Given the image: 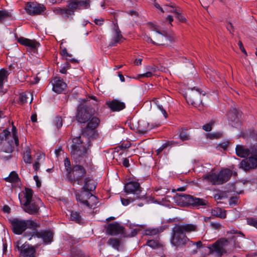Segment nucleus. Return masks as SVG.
<instances>
[{
  "instance_id": "9",
  "label": "nucleus",
  "mask_w": 257,
  "mask_h": 257,
  "mask_svg": "<svg viewBox=\"0 0 257 257\" xmlns=\"http://www.w3.org/2000/svg\"><path fill=\"white\" fill-rule=\"evenodd\" d=\"M80 0H67L65 7V21L67 19L71 20L74 15V12L77 10L84 9Z\"/></svg>"
},
{
  "instance_id": "24",
  "label": "nucleus",
  "mask_w": 257,
  "mask_h": 257,
  "mask_svg": "<svg viewBox=\"0 0 257 257\" xmlns=\"http://www.w3.org/2000/svg\"><path fill=\"white\" fill-rule=\"evenodd\" d=\"M33 193L32 189L28 188H25L24 192V199L20 201L22 206L34 200L32 199Z\"/></svg>"
},
{
  "instance_id": "46",
  "label": "nucleus",
  "mask_w": 257,
  "mask_h": 257,
  "mask_svg": "<svg viewBox=\"0 0 257 257\" xmlns=\"http://www.w3.org/2000/svg\"><path fill=\"white\" fill-rule=\"evenodd\" d=\"M154 74L152 71H147V72L138 75V78L141 79L144 77L149 78L151 77Z\"/></svg>"
},
{
  "instance_id": "3",
  "label": "nucleus",
  "mask_w": 257,
  "mask_h": 257,
  "mask_svg": "<svg viewBox=\"0 0 257 257\" xmlns=\"http://www.w3.org/2000/svg\"><path fill=\"white\" fill-rule=\"evenodd\" d=\"M88 141V139L84 135L73 138V144L71 145V157L76 162L81 163L85 162V158H88L90 154L89 147L90 144L84 145V140Z\"/></svg>"
},
{
  "instance_id": "43",
  "label": "nucleus",
  "mask_w": 257,
  "mask_h": 257,
  "mask_svg": "<svg viewBox=\"0 0 257 257\" xmlns=\"http://www.w3.org/2000/svg\"><path fill=\"white\" fill-rule=\"evenodd\" d=\"M71 256L72 257H81L82 252L76 248H73L71 251Z\"/></svg>"
},
{
  "instance_id": "62",
  "label": "nucleus",
  "mask_w": 257,
  "mask_h": 257,
  "mask_svg": "<svg viewBox=\"0 0 257 257\" xmlns=\"http://www.w3.org/2000/svg\"><path fill=\"white\" fill-rule=\"evenodd\" d=\"M238 46H239V47L240 50L246 55H247L246 52V51L243 46V44L241 41H239Z\"/></svg>"
},
{
  "instance_id": "55",
  "label": "nucleus",
  "mask_w": 257,
  "mask_h": 257,
  "mask_svg": "<svg viewBox=\"0 0 257 257\" xmlns=\"http://www.w3.org/2000/svg\"><path fill=\"white\" fill-rule=\"evenodd\" d=\"M147 245L151 247L155 248L157 247L158 243L154 240H150L147 242Z\"/></svg>"
},
{
  "instance_id": "54",
  "label": "nucleus",
  "mask_w": 257,
  "mask_h": 257,
  "mask_svg": "<svg viewBox=\"0 0 257 257\" xmlns=\"http://www.w3.org/2000/svg\"><path fill=\"white\" fill-rule=\"evenodd\" d=\"M146 41L148 43H152L155 45H163L164 44L162 43L163 41H160V43H156L150 37L147 36L145 37Z\"/></svg>"
},
{
  "instance_id": "31",
  "label": "nucleus",
  "mask_w": 257,
  "mask_h": 257,
  "mask_svg": "<svg viewBox=\"0 0 257 257\" xmlns=\"http://www.w3.org/2000/svg\"><path fill=\"white\" fill-rule=\"evenodd\" d=\"M99 123V119L96 117H92L90 121L88 123L87 128L90 130L95 129Z\"/></svg>"
},
{
  "instance_id": "4",
  "label": "nucleus",
  "mask_w": 257,
  "mask_h": 257,
  "mask_svg": "<svg viewBox=\"0 0 257 257\" xmlns=\"http://www.w3.org/2000/svg\"><path fill=\"white\" fill-rule=\"evenodd\" d=\"M232 171L229 169L221 170L218 174L211 172L203 176V179L212 185L222 184L229 180Z\"/></svg>"
},
{
  "instance_id": "50",
  "label": "nucleus",
  "mask_w": 257,
  "mask_h": 257,
  "mask_svg": "<svg viewBox=\"0 0 257 257\" xmlns=\"http://www.w3.org/2000/svg\"><path fill=\"white\" fill-rule=\"evenodd\" d=\"M175 17L177 18L180 22L184 23L186 20L185 18L180 13V11L178 10L177 13H176Z\"/></svg>"
},
{
  "instance_id": "10",
  "label": "nucleus",
  "mask_w": 257,
  "mask_h": 257,
  "mask_svg": "<svg viewBox=\"0 0 257 257\" xmlns=\"http://www.w3.org/2000/svg\"><path fill=\"white\" fill-rule=\"evenodd\" d=\"M235 152L237 156L241 158H245L250 155H257V144H254L249 149L245 146L237 145L235 148Z\"/></svg>"
},
{
  "instance_id": "15",
  "label": "nucleus",
  "mask_w": 257,
  "mask_h": 257,
  "mask_svg": "<svg viewBox=\"0 0 257 257\" xmlns=\"http://www.w3.org/2000/svg\"><path fill=\"white\" fill-rule=\"evenodd\" d=\"M125 191L127 193H133L135 195V198L139 199L140 198L139 194L141 192V188L138 182H128L125 186Z\"/></svg>"
},
{
  "instance_id": "1",
  "label": "nucleus",
  "mask_w": 257,
  "mask_h": 257,
  "mask_svg": "<svg viewBox=\"0 0 257 257\" xmlns=\"http://www.w3.org/2000/svg\"><path fill=\"white\" fill-rule=\"evenodd\" d=\"M198 230V226L196 224L187 223L176 224L170 232L171 244L176 248H181L186 245H188V247L195 246L196 249L193 250V252L196 253L197 249L202 247V242L201 241L194 242L191 240L186 234L197 232Z\"/></svg>"
},
{
  "instance_id": "19",
  "label": "nucleus",
  "mask_w": 257,
  "mask_h": 257,
  "mask_svg": "<svg viewBox=\"0 0 257 257\" xmlns=\"http://www.w3.org/2000/svg\"><path fill=\"white\" fill-rule=\"evenodd\" d=\"M113 31L114 34L112 38V40L109 45L110 47H113L115 46L117 43H119L120 40L122 38V36L120 33V31L118 28V26L117 23H113Z\"/></svg>"
},
{
  "instance_id": "38",
  "label": "nucleus",
  "mask_w": 257,
  "mask_h": 257,
  "mask_svg": "<svg viewBox=\"0 0 257 257\" xmlns=\"http://www.w3.org/2000/svg\"><path fill=\"white\" fill-rule=\"evenodd\" d=\"M12 138L14 140L15 144L16 146H18L19 145V139L17 136V128L16 127L13 125L12 127Z\"/></svg>"
},
{
  "instance_id": "49",
  "label": "nucleus",
  "mask_w": 257,
  "mask_h": 257,
  "mask_svg": "<svg viewBox=\"0 0 257 257\" xmlns=\"http://www.w3.org/2000/svg\"><path fill=\"white\" fill-rule=\"evenodd\" d=\"M28 95H32L31 94H27L25 92H23L20 94V99L21 102L24 103L27 101V98H28Z\"/></svg>"
},
{
  "instance_id": "5",
  "label": "nucleus",
  "mask_w": 257,
  "mask_h": 257,
  "mask_svg": "<svg viewBox=\"0 0 257 257\" xmlns=\"http://www.w3.org/2000/svg\"><path fill=\"white\" fill-rule=\"evenodd\" d=\"M176 202L180 205L185 206L191 205L194 206H204L207 204V201L199 198L194 197L190 195L183 193L177 194L174 197Z\"/></svg>"
},
{
  "instance_id": "27",
  "label": "nucleus",
  "mask_w": 257,
  "mask_h": 257,
  "mask_svg": "<svg viewBox=\"0 0 257 257\" xmlns=\"http://www.w3.org/2000/svg\"><path fill=\"white\" fill-rule=\"evenodd\" d=\"M153 102L158 107V108L162 111L164 116L166 118L168 116L166 110L164 108V106H165V103H163V100H158L157 98H154L152 100Z\"/></svg>"
},
{
  "instance_id": "34",
  "label": "nucleus",
  "mask_w": 257,
  "mask_h": 257,
  "mask_svg": "<svg viewBox=\"0 0 257 257\" xmlns=\"http://www.w3.org/2000/svg\"><path fill=\"white\" fill-rule=\"evenodd\" d=\"M107 243L113 247L114 248L118 249L120 241L118 239L115 238H109L107 242Z\"/></svg>"
},
{
  "instance_id": "40",
  "label": "nucleus",
  "mask_w": 257,
  "mask_h": 257,
  "mask_svg": "<svg viewBox=\"0 0 257 257\" xmlns=\"http://www.w3.org/2000/svg\"><path fill=\"white\" fill-rule=\"evenodd\" d=\"M152 30L156 31L160 35L159 37L161 38H162L163 39L164 38H167L168 39V40L170 41V42H172L174 41V38L173 37H171L170 36L169 37H168V36L164 37L163 35H162L161 33L159 31V29L156 26H155L154 25H152Z\"/></svg>"
},
{
  "instance_id": "63",
  "label": "nucleus",
  "mask_w": 257,
  "mask_h": 257,
  "mask_svg": "<svg viewBox=\"0 0 257 257\" xmlns=\"http://www.w3.org/2000/svg\"><path fill=\"white\" fill-rule=\"evenodd\" d=\"M34 179L36 183L37 186L38 187H40L41 183L39 179L38 176L37 175L34 176Z\"/></svg>"
},
{
  "instance_id": "64",
  "label": "nucleus",
  "mask_w": 257,
  "mask_h": 257,
  "mask_svg": "<svg viewBox=\"0 0 257 257\" xmlns=\"http://www.w3.org/2000/svg\"><path fill=\"white\" fill-rule=\"evenodd\" d=\"M227 29L229 31L230 33H232L233 31V26L231 23H228L226 25Z\"/></svg>"
},
{
  "instance_id": "18",
  "label": "nucleus",
  "mask_w": 257,
  "mask_h": 257,
  "mask_svg": "<svg viewBox=\"0 0 257 257\" xmlns=\"http://www.w3.org/2000/svg\"><path fill=\"white\" fill-rule=\"evenodd\" d=\"M53 90L56 93L59 94L62 93L64 90L63 86L64 82L63 79L58 77H54L52 81Z\"/></svg>"
},
{
  "instance_id": "14",
  "label": "nucleus",
  "mask_w": 257,
  "mask_h": 257,
  "mask_svg": "<svg viewBox=\"0 0 257 257\" xmlns=\"http://www.w3.org/2000/svg\"><path fill=\"white\" fill-rule=\"evenodd\" d=\"M91 116V111H90L89 109L84 107H80L78 109L76 119L80 123H85L90 119Z\"/></svg>"
},
{
  "instance_id": "20",
  "label": "nucleus",
  "mask_w": 257,
  "mask_h": 257,
  "mask_svg": "<svg viewBox=\"0 0 257 257\" xmlns=\"http://www.w3.org/2000/svg\"><path fill=\"white\" fill-rule=\"evenodd\" d=\"M108 107L113 111H120L125 108V104L117 100H113L106 103Z\"/></svg>"
},
{
  "instance_id": "2",
  "label": "nucleus",
  "mask_w": 257,
  "mask_h": 257,
  "mask_svg": "<svg viewBox=\"0 0 257 257\" xmlns=\"http://www.w3.org/2000/svg\"><path fill=\"white\" fill-rule=\"evenodd\" d=\"M96 188L95 181L90 178H86L82 188L83 191L76 194V199L82 207L94 208L98 202V198L91 193Z\"/></svg>"
},
{
  "instance_id": "61",
  "label": "nucleus",
  "mask_w": 257,
  "mask_h": 257,
  "mask_svg": "<svg viewBox=\"0 0 257 257\" xmlns=\"http://www.w3.org/2000/svg\"><path fill=\"white\" fill-rule=\"evenodd\" d=\"M66 237L67 238V240H69L71 244H75L76 242V240L74 239L73 237L69 236V235H68L67 236H65V238Z\"/></svg>"
},
{
  "instance_id": "59",
  "label": "nucleus",
  "mask_w": 257,
  "mask_h": 257,
  "mask_svg": "<svg viewBox=\"0 0 257 257\" xmlns=\"http://www.w3.org/2000/svg\"><path fill=\"white\" fill-rule=\"evenodd\" d=\"M122 165L124 167L127 168L130 166L129 160L126 158H123L122 160Z\"/></svg>"
},
{
  "instance_id": "30",
  "label": "nucleus",
  "mask_w": 257,
  "mask_h": 257,
  "mask_svg": "<svg viewBox=\"0 0 257 257\" xmlns=\"http://www.w3.org/2000/svg\"><path fill=\"white\" fill-rule=\"evenodd\" d=\"M211 214L213 216L219 217L220 218H225L226 216L225 211L220 208H216L212 210Z\"/></svg>"
},
{
  "instance_id": "39",
  "label": "nucleus",
  "mask_w": 257,
  "mask_h": 257,
  "mask_svg": "<svg viewBox=\"0 0 257 257\" xmlns=\"http://www.w3.org/2000/svg\"><path fill=\"white\" fill-rule=\"evenodd\" d=\"M180 139L183 141L188 140L190 139L189 135L187 132V130L182 129L179 134Z\"/></svg>"
},
{
  "instance_id": "42",
  "label": "nucleus",
  "mask_w": 257,
  "mask_h": 257,
  "mask_svg": "<svg viewBox=\"0 0 257 257\" xmlns=\"http://www.w3.org/2000/svg\"><path fill=\"white\" fill-rule=\"evenodd\" d=\"M246 221L248 225L257 228V218L249 217L247 218Z\"/></svg>"
},
{
  "instance_id": "33",
  "label": "nucleus",
  "mask_w": 257,
  "mask_h": 257,
  "mask_svg": "<svg viewBox=\"0 0 257 257\" xmlns=\"http://www.w3.org/2000/svg\"><path fill=\"white\" fill-rule=\"evenodd\" d=\"M8 73L7 70L4 69L0 70V88H2L5 81L7 80Z\"/></svg>"
},
{
  "instance_id": "35",
  "label": "nucleus",
  "mask_w": 257,
  "mask_h": 257,
  "mask_svg": "<svg viewBox=\"0 0 257 257\" xmlns=\"http://www.w3.org/2000/svg\"><path fill=\"white\" fill-rule=\"evenodd\" d=\"M11 17V13L8 11L0 10V22L10 18Z\"/></svg>"
},
{
  "instance_id": "8",
  "label": "nucleus",
  "mask_w": 257,
  "mask_h": 257,
  "mask_svg": "<svg viewBox=\"0 0 257 257\" xmlns=\"http://www.w3.org/2000/svg\"><path fill=\"white\" fill-rule=\"evenodd\" d=\"M86 172L84 168L80 165L74 166L71 172H69L68 179L71 182H77L78 184L82 185V178L85 175Z\"/></svg>"
},
{
  "instance_id": "47",
  "label": "nucleus",
  "mask_w": 257,
  "mask_h": 257,
  "mask_svg": "<svg viewBox=\"0 0 257 257\" xmlns=\"http://www.w3.org/2000/svg\"><path fill=\"white\" fill-rule=\"evenodd\" d=\"M157 195L165 196L169 192V190L166 188H161L156 190Z\"/></svg>"
},
{
  "instance_id": "11",
  "label": "nucleus",
  "mask_w": 257,
  "mask_h": 257,
  "mask_svg": "<svg viewBox=\"0 0 257 257\" xmlns=\"http://www.w3.org/2000/svg\"><path fill=\"white\" fill-rule=\"evenodd\" d=\"M46 10L45 7L41 4L28 2L26 4L25 10L27 14L32 16L41 15Z\"/></svg>"
},
{
  "instance_id": "36",
  "label": "nucleus",
  "mask_w": 257,
  "mask_h": 257,
  "mask_svg": "<svg viewBox=\"0 0 257 257\" xmlns=\"http://www.w3.org/2000/svg\"><path fill=\"white\" fill-rule=\"evenodd\" d=\"M19 179L18 174L15 172H12L10 173L9 177H7L5 180L9 182H16Z\"/></svg>"
},
{
  "instance_id": "16",
  "label": "nucleus",
  "mask_w": 257,
  "mask_h": 257,
  "mask_svg": "<svg viewBox=\"0 0 257 257\" xmlns=\"http://www.w3.org/2000/svg\"><path fill=\"white\" fill-rule=\"evenodd\" d=\"M124 228L118 223H110L106 228V233L111 235L122 233Z\"/></svg>"
},
{
  "instance_id": "52",
  "label": "nucleus",
  "mask_w": 257,
  "mask_h": 257,
  "mask_svg": "<svg viewBox=\"0 0 257 257\" xmlns=\"http://www.w3.org/2000/svg\"><path fill=\"white\" fill-rule=\"evenodd\" d=\"M213 124H214V122H213V121L210 122L209 123L203 125L202 128H203V130H204V131H205L206 132L210 131L212 129V126L213 125Z\"/></svg>"
},
{
  "instance_id": "53",
  "label": "nucleus",
  "mask_w": 257,
  "mask_h": 257,
  "mask_svg": "<svg viewBox=\"0 0 257 257\" xmlns=\"http://www.w3.org/2000/svg\"><path fill=\"white\" fill-rule=\"evenodd\" d=\"M80 3L83 5V9H87L90 7V0H80Z\"/></svg>"
},
{
  "instance_id": "32",
  "label": "nucleus",
  "mask_w": 257,
  "mask_h": 257,
  "mask_svg": "<svg viewBox=\"0 0 257 257\" xmlns=\"http://www.w3.org/2000/svg\"><path fill=\"white\" fill-rule=\"evenodd\" d=\"M23 159L24 162L26 163L30 164L31 163L32 157L31 155V150L29 147H27L25 149Z\"/></svg>"
},
{
  "instance_id": "23",
  "label": "nucleus",
  "mask_w": 257,
  "mask_h": 257,
  "mask_svg": "<svg viewBox=\"0 0 257 257\" xmlns=\"http://www.w3.org/2000/svg\"><path fill=\"white\" fill-rule=\"evenodd\" d=\"M70 220L79 224H83L85 221L80 212L72 211L70 215Z\"/></svg>"
},
{
  "instance_id": "6",
  "label": "nucleus",
  "mask_w": 257,
  "mask_h": 257,
  "mask_svg": "<svg viewBox=\"0 0 257 257\" xmlns=\"http://www.w3.org/2000/svg\"><path fill=\"white\" fill-rule=\"evenodd\" d=\"M13 231L16 234H21L27 228L35 229L37 227L36 222L32 220L14 218L10 221Z\"/></svg>"
},
{
  "instance_id": "41",
  "label": "nucleus",
  "mask_w": 257,
  "mask_h": 257,
  "mask_svg": "<svg viewBox=\"0 0 257 257\" xmlns=\"http://www.w3.org/2000/svg\"><path fill=\"white\" fill-rule=\"evenodd\" d=\"M164 12L173 13L174 14L177 13L178 9L174 5H166L164 8Z\"/></svg>"
},
{
  "instance_id": "29",
  "label": "nucleus",
  "mask_w": 257,
  "mask_h": 257,
  "mask_svg": "<svg viewBox=\"0 0 257 257\" xmlns=\"http://www.w3.org/2000/svg\"><path fill=\"white\" fill-rule=\"evenodd\" d=\"M165 229V226H160L158 228L148 229L146 230L145 234L147 235H155L158 234L159 233L163 232Z\"/></svg>"
},
{
  "instance_id": "12",
  "label": "nucleus",
  "mask_w": 257,
  "mask_h": 257,
  "mask_svg": "<svg viewBox=\"0 0 257 257\" xmlns=\"http://www.w3.org/2000/svg\"><path fill=\"white\" fill-rule=\"evenodd\" d=\"M201 93L202 91L199 88L195 89V87L192 89V91L189 94L186 100L188 103L194 105L195 107L202 102L201 100Z\"/></svg>"
},
{
  "instance_id": "21",
  "label": "nucleus",
  "mask_w": 257,
  "mask_h": 257,
  "mask_svg": "<svg viewBox=\"0 0 257 257\" xmlns=\"http://www.w3.org/2000/svg\"><path fill=\"white\" fill-rule=\"evenodd\" d=\"M18 41L21 44L32 49H35L39 45V43L35 40H30L24 37H20Z\"/></svg>"
},
{
  "instance_id": "44",
  "label": "nucleus",
  "mask_w": 257,
  "mask_h": 257,
  "mask_svg": "<svg viewBox=\"0 0 257 257\" xmlns=\"http://www.w3.org/2000/svg\"><path fill=\"white\" fill-rule=\"evenodd\" d=\"M221 133L219 132L210 133L207 135V138L210 139H217L221 138Z\"/></svg>"
},
{
  "instance_id": "56",
  "label": "nucleus",
  "mask_w": 257,
  "mask_h": 257,
  "mask_svg": "<svg viewBox=\"0 0 257 257\" xmlns=\"http://www.w3.org/2000/svg\"><path fill=\"white\" fill-rule=\"evenodd\" d=\"M238 198L237 197H232L229 200V204L230 205H235L237 204Z\"/></svg>"
},
{
  "instance_id": "26",
  "label": "nucleus",
  "mask_w": 257,
  "mask_h": 257,
  "mask_svg": "<svg viewBox=\"0 0 257 257\" xmlns=\"http://www.w3.org/2000/svg\"><path fill=\"white\" fill-rule=\"evenodd\" d=\"M212 250L219 256H221L225 252L222 243L217 241L212 245Z\"/></svg>"
},
{
  "instance_id": "45",
  "label": "nucleus",
  "mask_w": 257,
  "mask_h": 257,
  "mask_svg": "<svg viewBox=\"0 0 257 257\" xmlns=\"http://www.w3.org/2000/svg\"><path fill=\"white\" fill-rule=\"evenodd\" d=\"M227 234H234L232 236L229 237L230 238H234L237 236H243V234L241 232H238L236 230H231L230 231L227 232Z\"/></svg>"
},
{
  "instance_id": "28",
  "label": "nucleus",
  "mask_w": 257,
  "mask_h": 257,
  "mask_svg": "<svg viewBox=\"0 0 257 257\" xmlns=\"http://www.w3.org/2000/svg\"><path fill=\"white\" fill-rule=\"evenodd\" d=\"M152 127L150 126L149 123L145 121L142 120L139 122V131L140 133L145 134Z\"/></svg>"
},
{
  "instance_id": "25",
  "label": "nucleus",
  "mask_w": 257,
  "mask_h": 257,
  "mask_svg": "<svg viewBox=\"0 0 257 257\" xmlns=\"http://www.w3.org/2000/svg\"><path fill=\"white\" fill-rule=\"evenodd\" d=\"M40 236L43 238L45 244L50 243L53 239V233L50 231H43L40 233Z\"/></svg>"
},
{
  "instance_id": "58",
  "label": "nucleus",
  "mask_w": 257,
  "mask_h": 257,
  "mask_svg": "<svg viewBox=\"0 0 257 257\" xmlns=\"http://www.w3.org/2000/svg\"><path fill=\"white\" fill-rule=\"evenodd\" d=\"M54 12L56 14L63 15L64 13V10L60 8H55L53 10Z\"/></svg>"
},
{
  "instance_id": "48",
  "label": "nucleus",
  "mask_w": 257,
  "mask_h": 257,
  "mask_svg": "<svg viewBox=\"0 0 257 257\" xmlns=\"http://www.w3.org/2000/svg\"><path fill=\"white\" fill-rule=\"evenodd\" d=\"M136 198L135 197L134 198H129L128 199H125L121 198V201L122 204V205L124 206H126L128 204H129L130 203L133 202Z\"/></svg>"
},
{
  "instance_id": "22",
  "label": "nucleus",
  "mask_w": 257,
  "mask_h": 257,
  "mask_svg": "<svg viewBox=\"0 0 257 257\" xmlns=\"http://www.w3.org/2000/svg\"><path fill=\"white\" fill-rule=\"evenodd\" d=\"M228 119L229 121L237 123L239 121L240 114L237 110L233 108L231 109L227 114Z\"/></svg>"
},
{
  "instance_id": "57",
  "label": "nucleus",
  "mask_w": 257,
  "mask_h": 257,
  "mask_svg": "<svg viewBox=\"0 0 257 257\" xmlns=\"http://www.w3.org/2000/svg\"><path fill=\"white\" fill-rule=\"evenodd\" d=\"M168 145L167 144H163L159 148L156 150V153L157 155H159L166 148H167Z\"/></svg>"
},
{
  "instance_id": "60",
  "label": "nucleus",
  "mask_w": 257,
  "mask_h": 257,
  "mask_svg": "<svg viewBox=\"0 0 257 257\" xmlns=\"http://www.w3.org/2000/svg\"><path fill=\"white\" fill-rule=\"evenodd\" d=\"M146 69L148 71H152L154 73L156 72V68L154 66L149 65L146 67Z\"/></svg>"
},
{
  "instance_id": "37",
  "label": "nucleus",
  "mask_w": 257,
  "mask_h": 257,
  "mask_svg": "<svg viewBox=\"0 0 257 257\" xmlns=\"http://www.w3.org/2000/svg\"><path fill=\"white\" fill-rule=\"evenodd\" d=\"M53 124L57 127L59 129L62 126L63 119L62 116H56L53 120Z\"/></svg>"
},
{
  "instance_id": "17",
  "label": "nucleus",
  "mask_w": 257,
  "mask_h": 257,
  "mask_svg": "<svg viewBox=\"0 0 257 257\" xmlns=\"http://www.w3.org/2000/svg\"><path fill=\"white\" fill-rule=\"evenodd\" d=\"M35 249L29 244H24L22 247L20 252L21 257H35Z\"/></svg>"
},
{
  "instance_id": "7",
  "label": "nucleus",
  "mask_w": 257,
  "mask_h": 257,
  "mask_svg": "<svg viewBox=\"0 0 257 257\" xmlns=\"http://www.w3.org/2000/svg\"><path fill=\"white\" fill-rule=\"evenodd\" d=\"M14 140L12 138L11 134L8 128L3 131L0 134V145L2 144V150L7 153H11L14 149Z\"/></svg>"
},
{
  "instance_id": "51",
  "label": "nucleus",
  "mask_w": 257,
  "mask_h": 257,
  "mask_svg": "<svg viewBox=\"0 0 257 257\" xmlns=\"http://www.w3.org/2000/svg\"><path fill=\"white\" fill-rule=\"evenodd\" d=\"M210 226L213 229L216 230H219L222 227V225L217 222H211Z\"/></svg>"
},
{
  "instance_id": "13",
  "label": "nucleus",
  "mask_w": 257,
  "mask_h": 257,
  "mask_svg": "<svg viewBox=\"0 0 257 257\" xmlns=\"http://www.w3.org/2000/svg\"><path fill=\"white\" fill-rule=\"evenodd\" d=\"M41 204V200H35L23 205V208L26 212L30 214H35L38 213Z\"/></svg>"
}]
</instances>
